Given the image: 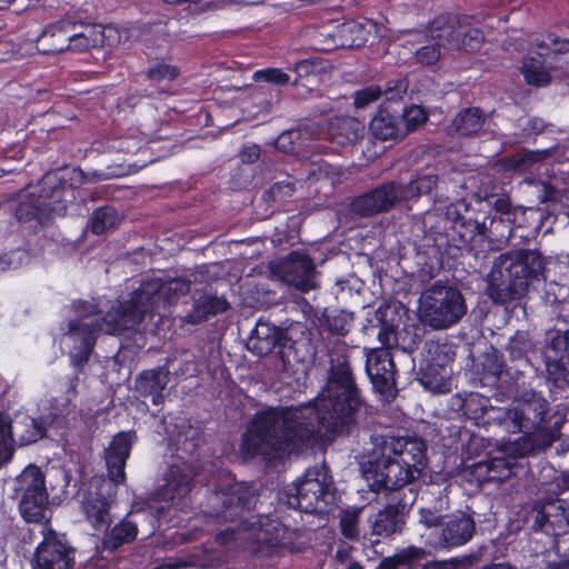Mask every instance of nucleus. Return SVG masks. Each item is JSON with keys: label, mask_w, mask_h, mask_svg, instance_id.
I'll return each instance as SVG.
<instances>
[{"label": "nucleus", "mask_w": 569, "mask_h": 569, "mask_svg": "<svg viewBox=\"0 0 569 569\" xmlns=\"http://www.w3.org/2000/svg\"><path fill=\"white\" fill-rule=\"evenodd\" d=\"M550 263H552V269H549L550 272L548 280L569 290V260L551 261Z\"/></svg>", "instance_id": "nucleus-63"}, {"label": "nucleus", "mask_w": 569, "mask_h": 569, "mask_svg": "<svg viewBox=\"0 0 569 569\" xmlns=\"http://www.w3.org/2000/svg\"><path fill=\"white\" fill-rule=\"evenodd\" d=\"M76 23L62 19L48 24L37 39V48L43 54H57L66 50L82 51L89 47L88 38L76 32Z\"/></svg>", "instance_id": "nucleus-20"}, {"label": "nucleus", "mask_w": 569, "mask_h": 569, "mask_svg": "<svg viewBox=\"0 0 569 569\" xmlns=\"http://www.w3.org/2000/svg\"><path fill=\"white\" fill-rule=\"evenodd\" d=\"M229 308L230 305L224 297L203 293L194 300L184 321L190 325H199L211 317L226 312Z\"/></svg>", "instance_id": "nucleus-35"}, {"label": "nucleus", "mask_w": 569, "mask_h": 569, "mask_svg": "<svg viewBox=\"0 0 569 569\" xmlns=\"http://www.w3.org/2000/svg\"><path fill=\"white\" fill-rule=\"evenodd\" d=\"M486 216L475 217L468 207L461 213L456 208H448L446 214L438 217L427 233L432 246L440 254L441 260H456L463 251L470 252L475 248L472 242L477 237H485L487 226Z\"/></svg>", "instance_id": "nucleus-4"}, {"label": "nucleus", "mask_w": 569, "mask_h": 569, "mask_svg": "<svg viewBox=\"0 0 569 569\" xmlns=\"http://www.w3.org/2000/svg\"><path fill=\"white\" fill-rule=\"evenodd\" d=\"M332 485L327 467L310 468L288 492V506L306 513L325 512L330 505L329 499H333Z\"/></svg>", "instance_id": "nucleus-7"}, {"label": "nucleus", "mask_w": 569, "mask_h": 569, "mask_svg": "<svg viewBox=\"0 0 569 569\" xmlns=\"http://www.w3.org/2000/svg\"><path fill=\"white\" fill-rule=\"evenodd\" d=\"M555 510L552 515L540 512L536 518V523L541 528L548 522L557 535L569 532V502L559 500Z\"/></svg>", "instance_id": "nucleus-46"}, {"label": "nucleus", "mask_w": 569, "mask_h": 569, "mask_svg": "<svg viewBox=\"0 0 569 569\" xmlns=\"http://www.w3.org/2000/svg\"><path fill=\"white\" fill-rule=\"evenodd\" d=\"M382 449L403 465L408 476L419 478L427 463V445L418 437H390L382 440Z\"/></svg>", "instance_id": "nucleus-21"}, {"label": "nucleus", "mask_w": 569, "mask_h": 569, "mask_svg": "<svg viewBox=\"0 0 569 569\" xmlns=\"http://www.w3.org/2000/svg\"><path fill=\"white\" fill-rule=\"evenodd\" d=\"M456 358V350L452 343L440 341H428L425 346V361L439 363L443 368H452Z\"/></svg>", "instance_id": "nucleus-45"}, {"label": "nucleus", "mask_w": 569, "mask_h": 569, "mask_svg": "<svg viewBox=\"0 0 569 569\" xmlns=\"http://www.w3.org/2000/svg\"><path fill=\"white\" fill-rule=\"evenodd\" d=\"M465 472L469 481H476L479 486L492 482V469L488 467L486 459L468 466Z\"/></svg>", "instance_id": "nucleus-58"}, {"label": "nucleus", "mask_w": 569, "mask_h": 569, "mask_svg": "<svg viewBox=\"0 0 569 569\" xmlns=\"http://www.w3.org/2000/svg\"><path fill=\"white\" fill-rule=\"evenodd\" d=\"M250 486L241 482L211 491L206 497L204 513L219 521H236L250 510L252 503Z\"/></svg>", "instance_id": "nucleus-11"}, {"label": "nucleus", "mask_w": 569, "mask_h": 569, "mask_svg": "<svg viewBox=\"0 0 569 569\" xmlns=\"http://www.w3.org/2000/svg\"><path fill=\"white\" fill-rule=\"evenodd\" d=\"M546 257L538 249L519 248L501 254L488 279V296L496 303L506 306L520 300L531 286L549 278Z\"/></svg>", "instance_id": "nucleus-3"}, {"label": "nucleus", "mask_w": 569, "mask_h": 569, "mask_svg": "<svg viewBox=\"0 0 569 569\" xmlns=\"http://www.w3.org/2000/svg\"><path fill=\"white\" fill-rule=\"evenodd\" d=\"M42 535V540L31 559L32 569H73L76 548L68 541L66 535L58 533L50 527L44 528Z\"/></svg>", "instance_id": "nucleus-15"}, {"label": "nucleus", "mask_w": 569, "mask_h": 569, "mask_svg": "<svg viewBox=\"0 0 569 569\" xmlns=\"http://www.w3.org/2000/svg\"><path fill=\"white\" fill-rule=\"evenodd\" d=\"M379 322L378 340L383 346L382 348L389 350L392 347H400L403 350H412L418 347L421 338L417 332L410 333L405 328L400 330L398 326L383 318H380Z\"/></svg>", "instance_id": "nucleus-36"}, {"label": "nucleus", "mask_w": 569, "mask_h": 569, "mask_svg": "<svg viewBox=\"0 0 569 569\" xmlns=\"http://www.w3.org/2000/svg\"><path fill=\"white\" fill-rule=\"evenodd\" d=\"M253 79L258 82H268L279 87L287 86L290 82V76L279 68H266L257 70Z\"/></svg>", "instance_id": "nucleus-59"}, {"label": "nucleus", "mask_w": 569, "mask_h": 569, "mask_svg": "<svg viewBox=\"0 0 569 569\" xmlns=\"http://www.w3.org/2000/svg\"><path fill=\"white\" fill-rule=\"evenodd\" d=\"M438 183L437 174H419L408 183L398 181V189L400 190V200L409 201L422 194H429Z\"/></svg>", "instance_id": "nucleus-43"}, {"label": "nucleus", "mask_w": 569, "mask_h": 569, "mask_svg": "<svg viewBox=\"0 0 569 569\" xmlns=\"http://www.w3.org/2000/svg\"><path fill=\"white\" fill-rule=\"evenodd\" d=\"M415 57L417 62L422 66H433L441 57L440 44L436 42L422 46L416 50Z\"/></svg>", "instance_id": "nucleus-61"}, {"label": "nucleus", "mask_w": 569, "mask_h": 569, "mask_svg": "<svg viewBox=\"0 0 569 569\" xmlns=\"http://www.w3.org/2000/svg\"><path fill=\"white\" fill-rule=\"evenodd\" d=\"M485 121L486 116L480 108H465L452 119L447 133L449 136L471 137L481 131Z\"/></svg>", "instance_id": "nucleus-37"}, {"label": "nucleus", "mask_w": 569, "mask_h": 569, "mask_svg": "<svg viewBox=\"0 0 569 569\" xmlns=\"http://www.w3.org/2000/svg\"><path fill=\"white\" fill-rule=\"evenodd\" d=\"M393 110L399 114L400 124L402 130H406V134L415 131L419 126L423 124L428 118L425 109L417 104L405 106L403 102L397 103Z\"/></svg>", "instance_id": "nucleus-48"}, {"label": "nucleus", "mask_w": 569, "mask_h": 569, "mask_svg": "<svg viewBox=\"0 0 569 569\" xmlns=\"http://www.w3.org/2000/svg\"><path fill=\"white\" fill-rule=\"evenodd\" d=\"M362 123L350 116L333 117L328 121V139L339 146L355 144L363 133Z\"/></svg>", "instance_id": "nucleus-32"}, {"label": "nucleus", "mask_w": 569, "mask_h": 569, "mask_svg": "<svg viewBox=\"0 0 569 569\" xmlns=\"http://www.w3.org/2000/svg\"><path fill=\"white\" fill-rule=\"evenodd\" d=\"M407 469L400 465L395 457L385 452L382 447L380 453H375L363 467V477L369 482V487L375 492L383 491L386 496L401 497L408 495V485L417 478L406 475Z\"/></svg>", "instance_id": "nucleus-9"}, {"label": "nucleus", "mask_w": 569, "mask_h": 569, "mask_svg": "<svg viewBox=\"0 0 569 569\" xmlns=\"http://www.w3.org/2000/svg\"><path fill=\"white\" fill-rule=\"evenodd\" d=\"M393 108L391 104H381L371 119L369 129L375 139L388 141L401 139L406 136V130H402L400 124L399 114Z\"/></svg>", "instance_id": "nucleus-30"}, {"label": "nucleus", "mask_w": 569, "mask_h": 569, "mask_svg": "<svg viewBox=\"0 0 569 569\" xmlns=\"http://www.w3.org/2000/svg\"><path fill=\"white\" fill-rule=\"evenodd\" d=\"M32 186H28L22 194H19V200L13 209V214L19 222L37 221L44 226L54 218L51 216L48 209H46L38 196H31Z\"/></svg>", "instance_id": "nucleus-34"}, {"label": "nucleus", "mask_w": 569, "mask_h": 569, "mask_svg": "<svg viewBox=\"0 0 569 569\" xmlns=\"http://www.w3.org/2000/svg\"><path fill=\"white\" fill-rule=\"evenodd\" d=\"M300 138V132L298 130H287L278 136L276 139L274 146L278 150L284 153H297L300 148V143L298 140Z\"/></svg>", "instance_id": "nucleus-60"}, {"label": "nucleus", "mask_w": 569, "mask_h": 569, "mask_svg": "<svg viewBox=\"0 0 569 569\" xmlns=\"http://www.w3.org/2000/svg\"><path fill=\"white\" fill-rule=\"evenodd\" d=\"M536 343L530 333L523 330H517L508 340L506 351L511 361L523 363L529 362V355L535 351Z\"/></svg>", "instance_id": "nucleus-44"}, {"label": "nucleus", "mask_w": 569, "mask_h": 569, "mask_svg": "<svg viewBox=\"0 0 569 569\" xmlns=\"http://www.w3.org/2000/svg\"><path fill=\"white\" fill-rule=\"evenodd\" d=\"M506 191L501 186L493 181L482 182L478 190L475 193V197L479 200V202H486L488 207L493 203V200L500 196V193H505Z\"/></svg>", "instance_id": "nucleus-62"}, {"label": "nucleus", "mask_w": 569, "mask_h": 569, "mask_svg": "<svg viewBox=\"0 0 569 569\" xmlns=\"http://www.w3.org/2000/svg\"><path fill=\"white\" fill-rule=\"evenodd\" d=\"M425 549L410 546L393 555L396 561L405 569H416L422 565V560L427 558Z\"/></svg>", "instance_id": "nucleus-56"}, {"label": "nucleus", "mask_w": 569, "mask_h": 569, "mask_svg": "<svg viewBox=\"0 0 569 569\" xmlns=\"http://www.w3.org/2000/svg\"><path fill=\"white\" fill-rule=\"evenodd\" d=\"M86 181L80 168H59L47 171L36 186L31 196H38L41 204L53 218L63 217L68 207L76 200V190Z\"/></svg>", "instance_id": "nucleus-5"}, {"label": "nucleus", "mask_w": 569, "mask_h": 569, "mask_svg": "<svg viewBox=\"0 0 569 569\" xmlns=\"http://www.w3.org/2000/svg\"><path fill=\"white\" fill-rule=\"evenodd\" d=\"M366 372L373 390L386 401H392L398 395L397 370L390 350L376 348L367 353Z\"/></svg>", "instance_id": "nucleus-19"}, {"label": "nucleus", "mask_w": 569, "mask_h": 569, "mask_svg": "<svg viewBox=\"0 0 569 569\" xmlns=\"http://www.w3.org/2000/svg\"><path fill=\"white\" fill-rule=\"evenodd\" d=\"M562 423L563 417H557L555 420V430L547 432V437L542 440H540L539 436L536 435L538 431L523 429L521 431L523 435L511 442L506 451L513 461L527 458L536 451L546 448L552 440H555L562 427Z\"/></svg>", "instance_id": "nucleus-29"}, {"label": "nucleus", "mask_w": 569, "mask_h": 569, "mask_svg": "<svg viewBox=\"0 0 569 569\" xmlns=\"http://www.w3.org/2000/svg\"><path fill=\"white\" fill-rule=\"evenodd\" d=\"M247 348L257 356H267L276 352L283 365L290 363L291 358L296 359V341L290 329L279 328L270 321L259 319L252 330Z\"/></svg>", "instance_id": "nucleus-12"}, {"label": "nucleus", "mask_w": 569, "mask_h": 569, "mask_svg": "<svg viewBox=\"0 0 569 569\" xmlns=\"http://www.w3.org/2000/svg\"><path fill=\"white\" fill-rule=\"evenodd\" d=\"M298 180L287 176L284 180L273 182L262 194L269 204H281L290 199L297 190Z\"/></svg>", "instance_id": "nucleus-47"}, {"label": "nucleus", "mask_w": 569, "mask_h": 569, "mask_svg": "<svg viewBox=\"0 0 569 569\" xmlns=\"http://www.w3.org/2000/svg\"><path fill=\"white\" fill-rule=\"evenodd\" d=\"M352 321L353 313L340 309L323 315V326L333 336H347Z\"/></svg>", "instance_id": "nucleus-51"}, {"label": "nucleus", "mask_w": 569, "mask_h": 569, "mask_svg": "<svg viewBox=\"0 0 569 569\" xmlns=\"http://www.w3.org/2000/svg\"><path fill=\"white\" fill-rule=\"evenodd\" d=\"M543 54L537 57H527L523 60L521 72L527 84L541 88L547 87L551 82V73L543 66Z\"/></svg>", "instance_id": "nucleus-42"}, {"label": "nucleus", "mask_w": 569, "mask_h": 569, "mask_svg": "<svg viewBox=\"0 0 569 569\" xmlns=\"http://www.w3.org/2000/svg\"><path fill=\"white\" fill-rule=\"evenodd\" d=\"M322 70L323 62L321 59L317 57L299 60L293 68V71L297 76L296 79L293 80V84L297 86L300 79L306 78L310 74H318Z\"/></svg>", "instance_id": "nucleus-57"}, {"label": "nucleus", "mask_w": 569, "mask_h": 569, "mask_svg": "<svg viewBox=\"0 0 569 569\" xmlns=\"http://www.w3.org/2000/svg\"><path fill=\"white\" fill-rule=\"evenodd\" d=\"M270 270L282 282L301 292L306 293L315 288V263L305 251H291L286 257L271 262Z\"/></svg>", "instance_id": "nucleus-18"}, {"label": "nucleus", "mask_w": 569, "mask_h": 569, "mask_svg": "<svg viewBox=\"0 0 569 569\" xmlns=\"http://www.w3.org/2000/svg\"><path fill=\"white\" fill-rule=\"evenodd\" d=\"M84 332L81 335L68 336L73 341V350L70 353V359L76 368H83L93 352L98 339V330L83 328Z\"/></svg>", "instance_id": "nucleus-41"}, {"label": "nucleus", "mask_w": 569, "mask_h": 569, "mask_svg": "<svg viewBox=\"0 0 569 569\" xmlns=\"http://www.w3.org/2000/svg\"><path fill=\"white\" fill-rule=\"evenodd\" d=\"M537 48L553 54L569 53V38L559 36L555 31H547L536 38Z\"/></svg>", "instance_id": "nucleus-53"}, {"label": "nucleus", "mask_w": 569, "mask_h": 569, "mask_svg": "<svg viewBox=\"0 0 569 569\" xmlns=\"http://www.w3.org/2000/svg\"><path fill=\"white\" fill-rule=\"evenodd\" d=\"M189 291L190 281L186 278L146 280L130 293L128 300L118 301L117 306L102 316H99L97 303L82 299L73 300L71 310L76 318L68 321L64 335H81L84 332L83 328H89L97 329L98 336L101 332L120 336L139 326L147 316L152 318L154 313L166 311Z\"/></svg>", "instance_id": "nucleus-2"}, {"label": "nucleus", "mask_w": 569, "mask_h": 569, "mask_svg": "<svg viewBox=\"0 0 569 569\" xmlns=\"http://www.w3.org/2000/svg\"><path fill=\"white\" fill-rule=\"evenodd\" d=\"M505 430L517 433L523 429L550 432L555 430L549 416V402L540 395L532 392L530 399L520 408H505Z\"/></svg>", "instance_id": "nucleus-14"}, {"label": "nucleus", "mask_w": 569, "mask_h": 569, "mask_svg": "<svg viewBox=\"0 0 569 569\" xmlns=\"http://www.w3.org/2000/svg\"><path fill=\"white\" fill-rule=\"evenodd\" d=\"M448 408L473 421L475 426L505 428V408L491 406L490 399L479 392H457L450 397Z\"/></svg>", "instance_id": "nucleus-16"}, {"label": "nucleus", "mask_w": 569, "mask_h": 569, "mask_svg": "<svg viewBox=\"0 0 569 569\" xmlns=\"http://www.w3.org/2000/svg\"><path fill=\"white\" fill-rule=\"evenodd\" d=\"M429 31L440 46L448 50L476 52L485 41L481 29L471 27L461 14L446 12L435 17Z\"/></svg>", "instance_id": "nucleus-8"}, {"label": "nucleus", "mask_w": 569, "mask_h": 569, "mask_svg": "<svg viewBox=\"0 0 569 569\" xmlns=\"http://www.w3.org/2000/svg\"><path fill=\"white\" fill-rule=\"evenodd\" d=\"M102 547L104 550L113 552L126 543H131L138 536L137 523L123 518L110 530H103Z\"/></svg>", "instance_id": "nucleus-40"}, {"label": "nucleus", "mask_w": 569, "mask_h": 569, "mask_svg": "<svg viewBox=\"0 0 569 569\" xmlns=\"http://www.w3.org/2000/svg\"><path fill=\"white\" fill-rule=\"evenodd\" d=\"M382 96V88L379 86H368L358 90L355 94V106L357 108H365L371 102L377 101Z\"/></svg>", "instance_id": "nucleus-64"}, {"label": "nucleus", "mask_w": 569, "mask_h": 569, "mask_svg": "<svg viewBox=\"0 0 569 569\" xmlns=\"http://www.w3.org/2000/svg\"><path fill=\"white\" fill-rule=\"evenodd\" d=\"M452 368H443L439 363L432 365L422 360L418 371V381L428 391L435 395H446L451 391Z\"/></svg>", "instance_id": "nucleus-33"}, {"label": "nucleus", "mask_w": 569, "mask_h": 569, "mask_svg": "<svg viewBox=\"0 0 569 569\" xmlns=\"http://www.w3.org/2000/svg\"><path fill=\"white\" fill-rule=\"evenodd\" d=\"M194 487V478L190 469L179 466H170L164 483L160 486L156 496L159 500L171 502L182 512L191 509L190 493Z\"/></svg>", "instance_id": "nucleus-22"}, {"label": "nucleus", "mask_w": 569, "mask_h": 569, "mask_svg": "<svg viewBox=\"0 0 569 569\" xmlns=\"http://www.w3.org/2000/svg\"><path fill=\"white\" fill-rule=\"evenodd\" d=\"M119 213L112 206H102L92 212L90 229L92 233L100 236L113 228L119 222Z\"/></svg>", "instance_id": "nucleus-50"}, {"label": "nucleus", "mask_w": 569, "mask_h": 569, "mask_svg": "<svg viewBox=\"0 0 569 569\" xmlns=\"http://www.w3.org/2000/svg\"><path fill=\"white\" fill-rule=\"evenodd\" d=\"M506 367L503 355L497 349L490 348L489 351L482 353L477 365V375L483 386H491L497 383L500 375Z\"/></svg>", "instance_id": "nucleus-39"}, {"label": "nucleus", "mask_w": 569, "mask_h": 569, "mask_svg": "<svg viewBox=\"0 0 569 569\" xmlns=\"http://www.w3.org/2000/svg\"><path fill=\"white\" fill-rule=\"evenodd\" d=\"M408 89V80L406 78H396L386 82L382 94L385 102L382 104H391L397 107V103H402L403 94Z\"/></svg>", "instance_id": "nucleus-54"}, {"label": "nucleus", "mask_w": 569, "mask_h": 569, "mask_svg": "<svg viewBox=\"0 0 569 569\" xmlns=\"http://www.w3.org/2000/svg\"><path fill=\"white\" fill-rule=\"evenodd\" d=\"M102 489L103 485L94 491L88 490L81 503L86 520L97 531L109 529L112 522L110 513L112 495L103 492Z\"/></svg>", "instance_id": "nucleus-26"}, {"label": "nucleus", "mask_w": 569, "mask_h": 569, "mask_svg": "<svg viewBox=\"0 0 569 569\" xmlns=\"http://www.w3.org/2000/svg\"><path fill=\"white\" fill-rule=\"evenodd\" d=\"M546 380L553 400L569 391V330L549 333L543 351Z\"/></svg>", "instance_id": "nucleus-10"}, {"label": "nucleus", "mask_w": 569, "mask_h": 569, "mask_svg": "<svg viewBox=\"0 0 569 569\" xmlns=\"http://www.w3.org/2000/svg\"><path fill=\"white\" fill-rule=\"evenodd\" d=\"M132 448L131 435L118 432L104 450V461L109 480L117 487L126 482V465Z\"/></svg>", "instance_id": "nucleus-25"}, {"label": "nucleus", "mask_w": 569, "mask_h": 569, "mask_svg": "<svg viewBox=\"0 0 569 569\" xmlns=\"http://www.w3.org/2000/svg\"><path fill=\"white\" fill-rule=\"evenodd\" d=\"M491 223L500 221L508 227V237L511 236L512 230L523 228L527 226V208L522 206H513L510 196L505 192L500 193L493 203L490 206Z\"/></svg>", "instance_id": "nucleus-31"}, {"label": "nucleus", "mask_w": 569, "mask_h": 569, "mask_svg": "<svg viewBox=\"0 0 569 569\" xmlns=\"http://www.w3.org/2000/svg\"><path fill=\"white\" fill-rule=\"evenodd\" d=\"M416 497L413 490H408V495L401 497L387 496V506L378 511L372 521V533L383 538L400 533L406 523V513L415 503Z\"/></svg>", "instance_id": "nucleus-23"}, {"label": "nucleus", "mask_w": 569, "mask_h": 569, "mask_svg": "<svg viewBox=\"0 0 569 569\" xmlns=\"http://www.w3.org/2000/svg\"><path fill=\"white\" fill-rule=\"evenodd\" d=\"M398 181L385 182L373 189L355 197L350 210L360 217H371L389 211L400 200Z\"/></svg>", "instance_id": "nucleus-24"}, {"label": "nucleus", "mask_w": 569, "mask_h": 569, "mask_svg": "<svg viewBox=\"0 0 569 569\" xmlns=\"http://www.w3.org/2000/svg\"><path fill=\"white\" fill-rule=\"evenodd\" d=\"M476 522L472 516L465 512L451 515L441 526L439 543L443 548H453L466 545L472 539Z\"/></svg>", "instance_id": "nucleus-27"}, {"label": "nucleus", "mask_w": 569, "mask_h": 569, "mask_svg": "<svg viewBox=\"0 0 569 569\" xmlns=\"http://www.w3.org/2000/svg\"><path fill=\"white\" fill-rule=\"evenodd\" d=\"M169 382V370L164 367L142 370L134 379V390L142 398H150L152 405L164 402V389Z\"/></svg>", "instance_id": "nucleus-28"}, {"label": "nucleus", "mask_w": 569, "mask_h": 569, "mask_svg": "<svg viewBox=\"0 0 569 569\" xmlns=\"http://www.w3.org/2000/svg\"><path fill=\"white\" fill-rule=\"evenodd\" d=\"M259 528L254 533L251 553L257 557H271L281 550L293 552L296 531L283 525L270 515L261 516L258 520Z\"/></svg>", "instance_id": "nucleus-17"}, {"label": "nucleus", "mask_w": 569, "mask_h": 569, "mask_svg": "<svg viewBox=\"0 0 569 569\" xmlns=\"http://www.w3.org/2000/svg\"><path fill=\"white\" fill-rule=\"evenodd\" d=\"M366 401L356 383L348 356L332 359L326 386L313 402L300 407L258 410L242 435L244 459L274 458L289 447L306 445L315 433L349 436Z\"/></svg>", "instance_id": "nucleus-1"}, {"label": "nucleus", "mask_w": 569, "mask_h": 569, "mask_svg": "<svg viewBox=\"0 0 569 569\" xmlns=\"http://www.w3.org/2000/svg\"><path fill=\"white\" fill-rule=\"evenodd\" d=\"M488 467L492 469V482H502L503 480L515 476V468L519 466L518 461H513L506 451L505 456L489 457L486 459Z\"/></svg>", "instance_id": "nucleus-52"}, {"label": "nucleus", "mask_w": 569, "mask_h": 569, "mask_svg": "<svg viewBox=\"0 0 569 569\" xmlns=\"http://www.w3.org/2000/svg\"><path fill=\"white\" fill-rule=\"evenodd\" d=\"M180 74V69L177 66L167 63L166 61L157 60L147 71V77L154 82L172 81Z\"/></svg>", "instance_id": "nucleus-55"}, {"label": "nucleus", "mask_w": 569, "mask_h": 569, "mask_svg": "<svg viewBox=\"0 0 569 569\" xmlns=\"http://www.w3.org/2000/svg\"><path fill=\"white\" fill-rule=\"evenodd\" d=\"M421 311L423 322L430 328L448 329L466 315L467 303L457 287L438 280L423 293Z\"/></svg>", "instance_id": "nucleus-6"}, {"label": "nucleus", "mask_w": 569, "mask_h": 569, "mask_svg": "<svg viewBox=\"0 0 569 569\" xmlns=\"http://www.w3.org/2000/svg\"><path fill=\"white\" fill-rule=\"evenodd\" d=\"M17 482L22 492L19 502L21 516L27 522H42L49 503L43 472L38 466L30 465L24 468Z\"/></svg>", "instance_id": "nucleus-13"}, {"label": "nucleus", "mask_w": 569, "mask_h": 569, "mask_svg": "<svg viewBox=\"0 0 569 569\" xmlns=\"http://www.w3.org/2000/svg\"><path fill=\"white\" fill-rule=\"evenodd\" d=\"M12 419L8 413L0 412V468L8 463L14 453Z\"/></svg>", "instance_id": "nucleus-49"}, {"label": "nucleus", "mask_w": 569, "mask_h": 569, "mask_svg": "<svg viewBox=\"0 0 569 569\" xmlns=\"http://www.w3.org/2000/svg\"><path fill=\"white\" fill-rule=\"evenodd\" d=\"M48 426L47 420L42 417L37 419L23 415L20 419L14 420L13 430L18 436L19 445L28 446L46 438Z\"/></svg>", "instance_id": "nucleus-38"}]
</instances>
